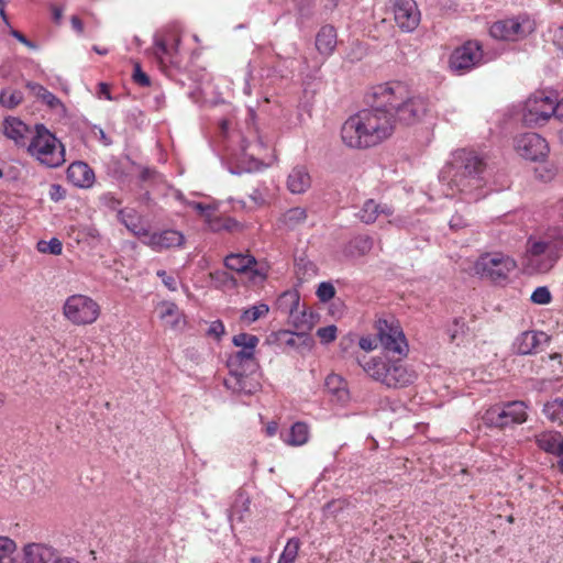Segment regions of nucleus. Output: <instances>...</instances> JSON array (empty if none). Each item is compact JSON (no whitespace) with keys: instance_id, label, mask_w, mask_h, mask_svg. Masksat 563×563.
<instances>
[{"instance_id":"9","label":"nucleus","mask_w":563,"mask_h":563,"mask_svg":"<svg viewBox=\"0 0 563 563\" xmlns=\"http://www.w3.org/2000/svg\"><path fill=\"white\" fill-rule=\"evenodd\" d=\"M376 336L385 351L407 355L408 344L399 324L379 319L376 322Z\"/></svg>"},{"instance_id":"42","label":"nucleus","mask_w":563,"mask_h":563,"mask_svg":"<svg viewBox=\"0 0 563 563\" xmlns=\"http://www.w3.org/2000/svg\"><path fill=\"white\" fill-rule=\"evenodd\" d=\"M168 46L169 40L158 35L155 36L152 49L153 55L161 64H164L165 60H168Z\"/></svg>"},{"instance_id":"54","label":"nucleus","mask_w":563,"mask_h":563,"mask_svg":"<svg viewBox=\"0 0 563 563\" xmlns=\"http://www.w3.org/2000/svg\"><path fill=\"white\" fill-rule=\"evenodd\" d=\"M49 197L53 201H59L65 197V189L58 184H53L49 188Z\"/></svg>"},{"instance_id":"12","label":"nucleus","mask_w":563,"mask_h":563,"mask_svg":"<svg viewBox=\"0 0 563 563\" xmlns=\"http://www.w3.org/2000/svg\"><path fill=\"white\" fill-rule=\"evenodd\" d=\"M483 59L482 46L477 41H468L457 47L450 57L452 70L463 73L481 64Z\"/></svg>"},{"instance_id":"39","label":"nucleus","mask_w":563,"mask_h":563,"mask_svg":"<svg viewBox=\"0 0 563 563\" xmlns=\"http://www.w3.org/2000/svg\"><path fill=\"white\" fill-rule=\"evenodd\" d=\"M23 101V93L16 89H3L0 92V104L13 109Z\"/></svg>"},{"instance_id":"16","label":"nucleus","mask_w":563,"mask_h":563,"mask_svg":"<svg viewBox=\"0 0 563 563\" xmlns=\"http://www.w3.org/2000/svg\"><path fill=\"white\" fill-rule=\"evenodd\" d=\"M394 19L396 24L405 32H412L419 25L420 11L415 0H396L394 3Z\"/></svg>"},{"instance_id":"52","label":"nucleus","mask_w":563,"mask_h":563,"mask_svg":"<svg viewBox=\"0 0 563 563\" xmlns=\"http://www.w3.org/2000/svg\"><path fill=\"white\" fill-rule=\"evenodd\" d=\"M157 276L162 279L163 284L169 289L175 291L177 289L176 279L168 275L165 271H158Z\"/></svg>"},{"instance_id":"47","label":"nucleus","mask_w":563,"mask_h":563,"mask_svg":"<svg viewBox=\"0 0 563 563\" xmlns=\"http://www.w3.org/2000/svg\"><path fill=\"white\" fill-rule=\"evenodd\" d=\"M335 295V288L331 283H321L317 289V296L322 302H327Z\"/></svg>"},{"instance_id":"3","label":"nucleus","mask_w":563,"mask_h":563,"mask_svg":"<svg viewBox=\"0 0 563 563\" xmlns=\"http://www.w3.org/2000/svg\"><path fill=\"white\" fill-rule=\"evenodd\" d=\"M27 151L42 165L56 168L65 163V148L57 137L43 124L35 125V133L27 146Z\"/></svg>"},{"instance_id":"15","label":"nucleus","mask_w":563,"mask_h":563,"mask_svg":"<svg viewBox=\"0 0 563 563\" xmlns=\"http://www.w3.org/2000/svg\"><path fill=\"white\" fill-rule=\"evenodd\" d=\"M136 234L139 236H144L143 243L156 252L170 247H180L185 243L184 234L180 231L172 229L154 233L143 230Z\"/></svg>"},{"instance_id":"1","label":"nucleus","mask_w":563,"mask_h":563,"mask_svg":"<svg viewBox=\"0 0 563 563\" xmlns=\"http://www.w3.org/2000/svg\"><path fill=\"white\" fill-rule=\"evenodd\" d=\"M375 98V104L351 115L341 128L342 142L351 148H368L389 139L396 126V118L388 103Z\"/></svg>"},{"instance_id":"27","label":"nucleus","mask_w":563,"mask_h":563,"mask_svg":"<svg viewBox=\"0 0 563 563\" xmlns=\"http://www.w3.org/2000/svg\"><path fill=\"white\" fill-rule=\"evenodd\" d=\"M311 185V178L303 166L292 168L287 179V187L292 194H303Z\"/></svg>"},{"instance_id":"61","label":"nucleus","mask_w":563,"mask_h":563,"mask_svg":"<svg viewBox=\"0 0 563 563\" xmlns=\"http://www.w3.org/2000/svg\"><path fill=\"white\" fill-rule=\"evenodd\" d=\"M98 95H99V97L103 96L106 99L112 100V97H111V93H110V87L106 82H100L99 84Z\"/></svg>"},{"instance_id":"29","label":"nucleus","mask_w":563,"mask_h":563,"mask_svg":"<svg viewBox=\"0 0 563 563\" xmlns=\"http://www.w3.org/2000/svg\"><path fill=\"white\" fill-rule=\"evenodd\" d=\"M324 387L335 401L343 404L349 399L346 384L340 375H328L324 382Z\"/></svg>"},{"instance_id":"30","label":"nucleus","mask_w":563,"mask_h":563,"mask_svg":"<svg viewBox=\"0 0 563 563\" xmlns=\"http://www.w3.org/2000/svg\"><path fill=\"white\" fill-rule=\"evenodd\" d=\"M283 441L290 446H300L309 440V427L305 422H296L287 434H282Z\"/></svg>"},{"instance_id":"48","label":"nucleus","mask_w":563,"mask_h":563,"mask_svg":"<svg viewBox=\"0 0 563 563\" xmlns=\"http://www.w3.org/2000/svg\"><path fill=\"white\" fill-rule=\"evenodd\" d=\"M188 207L195 210L203 220L209 219L212 211L216 209L211 205H205L202 202L190 201Z\"/></svg>"},{"instance_id":"60","label":"nucleus","mask_w":563,"mask_h":563,"mask_svg":"<svg viewBox=\"0 0 563 563\" xmlns=\"http://www.w3.org/2000/svg\"><path fill=\"white\" fill-rule=\"evenodd\" d=\"M70 23H71L73 29L78 34H82L84 33V23H82V21L77 15H73L71 16Z\"/></svg>"},{"instance_id":"57","label":"nucleus","mask_w":563,"mask_h":563,"mask_svg":"<svg viewBox=\"0 0 563 563\" xmlns=\"http://www.w3.org/2000/svg\"><path fill=\"white\" fill-rule=\"evenodd\" d=\"M10 34L16 38L19 42L27 46L29 48H35V44L29 41L21 32L16 30H11Z\"/></svg>"},{"instance_id":"55","label":"nucleus","mask_w":563,"mask_h":563,"mask_svg":"<svg viewBox=\"0 0 563 563\" xmlns=\"http://www.w3.org/2000/svg\"><path fill=\"white\" fill-rule=\"evenodd\" d=\"M360 347L366 352L373 351L377 347L376 339L371 336H363L360 339Z\"/></svg>"},{"instance_id":"5","label":"nucleus","mask_w":563,"mask_h":563,"mask_svg":"<svg viewBox=\"0 0 563 563\" xmlns=\"http://www.w3.org/2000/svg\"><path fill=\"white\" fill-rule=\"evenodd\" d=\"M516 267V261L500 252L485 253L474 264V271L477 275L493 282L506 280Z\"/></svg>"},{"instance_id":"62","label":"nucleus","mask_w":563,"mask_h":563,"mask_svg":"<svg viewBox=\"0 0 563 563\" xmlns=\"http://www.w3.org/2000/svg\"><path fill=\"white\" fill-rule=\"evenodd\" d=\"M53 19L56 23H59L63 18V8L58 5L51 7Z\"/></svg>"},{"instance_id":"18","label":"nucleus","mask_w":563,"mask_h":563,"mask_svg":"<svg viewBox=\"0 0 563 563\" xmlns=\"http://www.w3.org/2000/svg\"><path fill=\"white\" fill-rule=\"evenodd\" d=\"M548 243L545 242H533L528 250V266L537 273H545L550 271L556 262L555 255H547Z\"/></svg>"},{"instance_id":"59","label":"nucleus","mask_w":563,"mask_h":563,"mask_svg":"<svg viewBox=\"0 0 563 563\" xmlns=\"http://www.w3.org/2000/svg\"><path fill=\"white\" fill-rule=\"evenodd\" d=\"M554 109V118L563 123V98L559 101L555 99Z\"/></svg>"},{"instance_id":"11","label":"nucleus","mask_w":563,"mask_h":563,"mask_svg":"<svg viewBox=\"0 0 563 563\" xmlns=\"http://www.w3.org/2000/svg\"><path fill=\"white\" fill-rule=\"evenodd\" d=\"M532 31L533 25L528 19L510 18L494 22L489 29V34L500 41H519Z\"/></svg>"},{"instance_id":"13","label":"nucleus","mask_w":563,"mask_h":563,"mask_svg":"<svg viewBox=\"0 0 563 563\" xmlns=\"http://www.w3.org/2000/svg\"><path fill=\"white\" fill-rule=\"evenodd\" d=\"M485 168V162L475 152L461 150L455 152L450 165L444 170L483 177Z\"/></svg>"},{"instance_id":"28","label":"nucleus","mask_w":563,"mask_h":563,"mask_svg":"<svg viewBox=\"0 0 563 563\" xmlns=\"http://www.w3.org/2000/svg\"><path fill=\"white\" fill-rule=\"evenodd\" d=\"M3 132L7 137L13 140L18 145H24L29 128L16 118H8L3 123Z\"/></svg>"},{"instance_id":"4","label":"nucleus","mask_w":563,"mask_h":563,"mask_svg":"<svg viewBox=\"0 0 563 563\" xmlns=\"http://www.w3.org/2000/svg\"><path fill=\"white\" fill-rule=\"evenodd\" d=\"M101 313L100 305L91 297L75 294L66 298L63 305V316L75 325L95 323Z\"/></svg>"},{"instance_id":"64","label":"nucleus","mask_w":563,"mask_h":563,"mask_svg":"<svg viewBox=\"0 0 563 563\" xmlns=\"http://www.w3.org/2000/svg\"><path fill=\"white\" fill-rule=\"evenodd\" d=\"M555 456L558 457V467L559 470L563 473V445L561 446V449L558 451V453L555 454Z\"/></svg>"},{"instance_id":"32","label":"nucleus","mask_w":563,"mask_h":563,"mask_svg":"<svg viewBox=\"0 0 563 563\" xmlns=\"http://www.w3.org/2000/svg\"><path fill=\"white\" fill-rule=\"evenodd\" d=\"M373 249V239L367 235H358L350 241L346 252L350 256L360 257L368 254Z\"/></svg>"},{"instance_id":"26","label":"nucleus","mask_w":563,"mask_h":563,"mask_svg":"<svg viewBox=\"0 0 563 563\" xmlns=\"http://www.w3.org/2000/svg\"><path fill=\"white\" fill-rule=\"evenodd\" d=\"M379 214L389 217L393 214V210L387 205L377 203L373 199H368L364 202L357 217L366 224L374 223Z\"/></svg>"},{"instance_id":"58","label":"nucleus","mask_w":563,"mask_h":563,"mask_svg":"<svg viewBox=\"0 0 563 563\" xmlns=\"http://www.w3.org/2000/svg\"><path fill=\"white\" fill-rule=\"evenodd\" d=\"M553 43L563 51V26L558 27L553 34Z\"/></svg>"},{"instance_id":"46","label":"nucleus","mask_w":563,"mask_h":563,"mask_svg":"<svg viewBox=\"0 0 563 563\" xmlns=\"http://www.w3.org/2000/svg\"><path fill=\"white\" fill-rule=\"evenodd\" d=\"M551 292L548 287H538L531 295V301L537 305H547L551 301Z\"/></svg>"},{"instance_id":"33","label":"nucleus","mask_w":563,"mask_h":563,"mask_svg":"<svg viewBox=\"0 0 563 563\" xmlns=\"http://www.w3.org/2000/svg\"><path fill=\"white\" fill-rule=\"evenodd\" d=\"M268 148V144L265 143L262 137H257L255 142L244 145L243 152L245 156L250 157L257 164L263 163L267 157Z\"/></svg>"},{"instance_id":"38","label":"nucleus","mask_w":563,"mask_h":563,"mask_svg":"<svg viewBox=\"0 0 563 563\" xmlns=\"http://www.w3.org/2000/svg\"><path fill=\"white\" fill-rule=\"evenodd\" d=\"M544 415L553 422H563V399L558 398L544 405Z\"/></svg>"},{"instance_id":"56","label":"nucleus","mask_w":563,"mask_h":563,"mask_svg":"<svg viewBox=\"0 0 563 563\" xmlns=\"http://www.w3.org/2000/svg\"><path fill=\"white\" fill-rule=\"evenodd\" d=\"M449 225L452 230L457 231L465 228L467 225V221L462 216L455 214L450 220Z\"/></svg>"},{"instance_id":"8","label":"nucleus","mask_w":563,"mask_h":563,"mask_svg":"<svg viewBox=\"0 0 563 563\" xmlns=\"http://www.w3.org/2000/svg\"><path fill=\"white\" fill-rule=\"evenodd\" d=\"M442 178L448 179V191L445 192L448 197L460 194L467 202L477 201L483 197L481 190L485 184L484 177L443 170Z\"/></svg>"},{"instance_id":"24","label":"nucleus","mask_w":563,"mask_h":563,"mask_svg":"<svg viewBox=\"0 0 563 563\" xmlns=\"http://www.w3.org/2000/svg\"><path fill=\"white\" fill-rule=\"evenodd\" d=\"M534 440L540 450L552 455H555L563 445V435L553 430L536 434Z\"/></svg>"},{"instance_id":"14","label":"nucleus","mask_w":563,"mask_h":563,"mask_svg":"<svg viewBox=\"0 0 563 563\" xmlns=\"http://www.w3.org/2000/svg\"><path fill=\"white\" fill-rule=\"evenodd\" d=\"M517 153L529 161L543 159L549 153V145L545 139L537 133H525L515 141Z\"/></svg>"},{"instance_id":"19","label":"nucleus","mask_w":563,"mask_h":563,"mask_svg":"<svg viewBox=\"0 0 563 563\" xmlns=\"http://www.w3.org/2000/svg\"><path fill=\"white\" fill-rule=\"evenodd\" d=\"M386 375L387 387H405L416 379L415 372L409 371L400 360L389 361Z\"/></svg>"},{"instance_id":"17","label":"nucleus","mask_w":563,"mask_h":563,"mask_svg":"<svg viewBox=\"0 0 563 563\" xmlns=\"http://www.w3.org/2000/svg\"><path fill=\"white\" fill-rule=\"evenodd\" d=\"M256 260L250 254H230L224 258V265L230 271H234L240 274H250L252 280H256L257 277L264 278V275L256 268Z\"/></svg>"},{"instance_id":"22","label":"nucleus","mask_w":563,"mask_h":563,"mask_svg":"<svg viewBox=\"0 0 563 563\" xmlns=\"http://www.w3.org/2000/svg\"><path fill=\"white\" fill-rule=\"evenodd\" d=\"M356 362L371 378L384 385L386 384L389 361H385L382 357H371L368 360L357 357Z\"/></svg>"},{"instance_id":"51","label":"nucleus","mask_w":563,"mask_h":563,"mask_svg":"<svg viewBox=\"0 0 563 563\" xmlns=\"http://www.w3.org/2000/svg\"><path fill=\"white\" fill-rule=\"evenodd\" d=\"M174 316H178V307L173 302H164L162 305L161 318L167 319Z\"/></svg>"},{"instance_id":"45","label":"nucleus","mask_w":563,"mask_h":563,"mask_svg":"<svg viewBox=\"0 0 563 563\" xmlns=\"http://www.w3.org/2000/svg\"><path fill=\"white\" fill-rule=\"evenodd\" d=\"M336 327L331 324L323 328H319L317 330V336L320 339V341L324 344H328L330 342H333L336 338Z\"/></svg>"},{"instance_id":"25","label":"nucleus","mask_w":563,"mask_h":563,"mask_svg":"<svg viewBox=\"0 0 563 563\" xmlns=\"http://www.w3.org/2000/svg\"><path fill=\"white\" fill-rule=\"evenodd\" d=\"M316 47L324 56H330L336 47V31L332 25H323L316 36Z\"/></svg>"},{"instance_id":"49","label":"nucleus","mask_w":563,"mask_h":563,"mask_svg":"<svg viewBox=\"0 0 563 563\" xmlns=\"http://www.w3.org/2000/svg\"><path fill=\"white\" fill-rule=\"evenodd\" d=\"M133 80L142 87H148L151 85L150 77L141 69L140 63H134Z\"/></svg>"},{"instance_id":"7","label":"nucleus","mask_w":563,"mask_h":563,"mask_svg":"<svg viewBox=\"0 0 563 563\" xmlns=\"http://www.w3.org/2000/svg\"><path fill=\"white\" fill-rule=\"evenodd\" d=\"M258 342V338L250 333L243 332L233 336L232 343L236 347H240V350L231 354L228 358L227 364L230 369V373L238 372V374L241 375V372H239L241 368H256L257 364L255 360V349Z\"/></svg>"},{"instance_id":"44","label":"nucleus","mask_w":563,"mask_h":563,"mask_svg":"<svg viewBox=\"0 0 563 563\" xmlns=\"http://www.w3.org/2000/svg\"><path fill=\"white\" fill-rule=\"evenodd\" d=\"M278 340L286 345L295 346L297 345V341L301 340L302 342H306L308 338L305 333H294L290 331H280L278 333Z\"/></svg>"},{"instance_id":"36","label":"nucleus","mask_w":563,"mask_h":563,"mask_svg":"<svg viewBox=\"0 0 563 563\" xmlns=\"http://www.w3.org/2000/svg\"><path fill=\"white\" fill-rule=\"evenodd\" d=\"M209 230L219 232L222 230L231 231L236 227V222L231 218H222L217 213V209L212 211L209 219H206Z\"/></svg>"},{"instance_id":"53","label":"nucleus","mask_w":563,"mask_h":563,"mask_svg":"<svg viewBox=\"0 0 563 563\" xmlns=\"http://www.w3.org/2000/svg\"><path fill=\"white\" fill-rule=\"evenodd\" d=\"M180 37L177 35H170V42L168 46V62L173 63L174 57L178 54Z\"/></svg>"},{"instance_id":"41","label":"nucleus","mask_w":563,"mask_h":563,"mask_svg":"<svg viewBox=\"0 0 563 563\" xmlns=\"http://www.w3.org/2000/svg\"><path fill=\"white\" fill-rule=\"evenodd\" d=\"M16 544L7 537H0V563H14L13 554Z\"/></svg>"},{"instance_id":"10","label":"nucleus","mask_w":563,"mask_h":563,"mask_svg":"<svg viewBox=\"0 0 563 563\" xmlns=\"http://www.w3.org/2000/svg\"><path fill=\"white\" fill-rule=\"evenodd\" d=\"M555 97L545 91H537L528 98L525 106V121L539 124L554 118Z\"/></svg>"},{"instance_id":"2","label":"nucleus","mask_w":563,"mask_h":563,"mask_svg":"<svg viewBox=\"0 0 563 563\" xmlns=\"http://www.w3.org/2000/svg\"><path fill=\"white\" fill-rule=\"evenodd\" d=\"M374 97L380 102L388 103L396 122L413 124L421 120L428 111V102L421 96L410 93L406 85L399 81L387 82L375 88Z\"/></svg>"},{"instance_id":"21","label":"nucleus","mask_w":563,"mask_h":563,"mask_svg":"<svg viewBox=\"0 0 563 563\" xmlns=\"http://www.w3.org/2000/svg\"><path fill=\"white\" fill-rule=\"evenodd\" d=\"M67 178L77 187L88 188L95 181V173L88 164L74 162L67 168Z\"/></svg>"},{"instance_id":"43","label":"nucleus","mask_w":563,"mask_h":563,"mask_svg":"<svg viewBox=\"0 0 563 563\" xmlns=\"http://www.w3.org/2000/svg\"><path fill=\"white\" fill-rule=\"evenodd\" d=\"M36 247L37 251L43 254L59 255L63 251V244L56 238H53L49 241L41 240L37 242Z\"/></svg>"},{"instance_id":"34","label":"nucleus","mask_w":563,"mask_h":563,"mask_svg":"<svg viewBox=\"0 0 563 563\" xmlns=\"http://www.w3.org/2000/svg\"><path fill=\"white\" fill-rule=\"evenodd\" d=\"M307 210L301 207H295L287 210L279 219L280 223L289 230L297 228L307 220Z\"/></svg>"},{"instance_id":"20","label":"nucleus","mask_w":563,"mask_h":563,"mask_svg":"<svg viewBox=\"0 0 563 563\" xmlns=\"http://www.w3.org/2000/svg\"><path fill=\"white\" fill-rule=\"evenodd\" d=\"M57 551L48 544L32 542L23 548V559L25 563H53Z\"/></svg>"},{"instance_id":"40","label":"nucleus","mask_w":563,"mask_h":563,"mask_svg":"<svg viewBox=\"0 0 563 563\" xmlns=\"http://www.w3.org/2000/svg\"><path fill=\"white\" fill-rule=\"evenodd\" d=\"M300 549V541L297 538H291L286 543L278 563H295Z\"/></svg>"},{"instance_id":"37","label":"nucleus","mask_w":563,"mask_h":563,"mask_svg":"<svg viewBox=\"0 0 563 563\" xmlns=\"http://www.w3.org/2000/svg\"><path fill=\"white\" fill-rule=\"evenodd\" d=\"M268 312H269V307L266 303H258V305H255L251 308L243 310L240 319H241V321L250 324V323H253V322L257 321L258 319L267 316Z\"/></svg>"},{"instance_id":"6","label":"nucleus","mask_w":563,"mask_h":563,"mask_svg":"<svg viewBox=\"0 0 563 563\" xmlns=\"http://www.w3.org/2000/svg\"><path fill=\"white\" fill-rule=\"evenodd\" d=\"M527 406L523 401H509L503 406L496 405L488 408L483 421L489 427L504 429L511 424H520L527 420Z\"/></svg>"},{"instance_id":"35","label":"nucleus","mask_w":563,"mask_h":563,"mask_svg":"<svg viewBox=\"0 0 563 563\" xmlns=\"http://www.w3.org/2000/svg\"><path fill=\"white\" fill-rule=\"evenodd\" d=\"M26 87L36 98L41 99L48 107L57 108L63 106L62 101L42 85L36 82H27Z\"/></svg>"},{"instance_id":"23","label":"nucleus","mask_w":563,"mask_h":563,"mask_svg":"<svg viewBox=\"0 0 563 563\" xmlns=\"http://www.w3.org/2000/svg\"><path fill=\"white\" fill-rule=\"evenodd\" d=\"M254 369L241 368L239 371L241 372V375H239L238 372L230 373L231 378L225 380V386L236 393H244L247 395L255 393L258 384L252 382L249 377V373H252Z\"/></svg>"},{"instance_id":"63","label":"nucleus","mask_w":563,"mask_h":563,"mask_svg":"<svg viewBox=\"0 0 563 563\" xmlns=\"http://www.w3.org/2000/svg\"><path fill=\"white\" fill-rule=\"evenodd\" d=\"M53 563H80L79 561L73 559V558H68V556H59L58 554L56 555L55 560L53 561Z\"/></svg>"},{"instance_id":"31","label":"nucleus","mask_w":563,"mask_h":563,"mask_svg":"<svg viewBox=\"0 0 563 563\" xmlns=\"http://www.w3.org/2000/svg\"><path fill=\"white\" fill-rule=\"evenodd\" d=\"M545 334L542 332L527 331L521 334L517 343V352L521 355L533 353L539 346L541 339H544Z\"/></svg>"},{"instance_id":"50","label":"nucleus","mask_w":563,"mask_h":563,"mask_svg":"<svg viewBox=\"0 0 563 563\" xmlns=\"http://www.w3.org/2000/svg\"><path fill=\"white\" fill-rule=\"evenodd\" d=\"M224 332V324L220 320L213 321L208 329V334L214 336L217 340H220Z\"/></svg>"}]
</instances>
